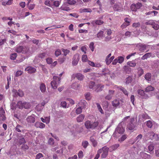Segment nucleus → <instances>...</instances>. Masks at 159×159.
Wrapping results in <instances>:
<instances>
[{
    "mask_svg": "<svg viewBox=\"0 0 159 159\" xmlns=\"http://www.w3.org/2000/svg\"><path fill=\"white\" fill-rule=\"evenodd\" d=\"M66 60L65 58H60L58 59V62L60 64H62Z\"/></svg>",
    "mask_w": 159,
    "mask_h": 159,
    "instance_id": "nucleus-63",
    "label": "nucleus"
},
{
    "mask_svg": "<svg viewBox=\"0 0 159 159\" xmlns=\"http://www.w3.org/2000/svg\"><path fill=\"white\" fill-rule=\"evenodd\" d=\"M89 87L90 89H92L95 91L96 90V85L95 84L94 82L92 81H91L89 83Z\"/></svg>",
    "mask_w": 159,
    "mask_h": 159,
    "instance_id": "nucleus-19",
    "label": "nucleus"
},
{
    "mask_svg": "<svg viewBox=\"0 0 159 159\" xmlns=\"http://www.w3.org/2000/svg\"><path fill=\"white\" fill-rule=\"evenodd\" d=\"M151 75L150 73H147L145 75V79L148 81H150L151 80Z\"/></svg>",
    "mask_w": 159,
    "mask_h": 159,
    "instance_id": "nucleus-33",
    "label": "nucleus"
},
{
    "mask_svg": "<svg viewBox=\"0 0 159 159\" xmlns=\"http://www.w3.org/2000/svg\"><path fill=\"white\" fill-rule=\"evenodd\" d=\"M115 58L114 56H112L110 58L105 59V62L107 65H109Z\"/></svg>",
    "mask_w": 159,
    "mask_h": 159,
    "instance_id": "nucleus-24",
    "label": "nucleus"
},
{
    "mask_svg": "<svg viewBox=\"0 0 159 159\" xmlns=\"http://www.w3.org/2000/svg\"><path fill=\"white\" fill-rule=\"evenodd\" d=\"M99 124L98 121L91 122L88 120L86 121L84 123V125L87 129H94L96 128Z\"/></svg>",
    "mask_w": 159,
    "mask_h": 159,
    "instance_id": "nucleus-1",
    "label": "nucleus"
},
{
    "mask_svg": "<svg viewBox=\"0 0 159 159\" xmlns=\"http://www.w3.org/2000/svg\"><path fill=\"white\" fill-rule=\"evenodd\" d=\"M136 63L134 62V61H129L127 62V65L132 67H135L136 66Z\"/></svg>",
    "mask_w": 159,
    "mask_h": 159,
    "instance_id": "nucleus-32",
    "label": "nucleus"
},
{
    "mask_svg": "<svg viewBox=\"0 0 159 159\" xmlns=\"http://www.w3.org/2000/svg\"><path fill=\"white\" fill-rule=\"evenodd\" d=\"M148 149L149 152L152 153V152H153V150L154 149V145L152 143L150 144L148 147Z\"/></svg>",
    "mask_w": 159,
    "mask_h": 159,
    "instance_id": "nucleus-22",
    "label": "nucleus"
},
{
    "mask_svg": "<svg viewBox=\"0 0 159 159\" xmlns=\"http://www.w3.org/2000/svg\"><path fill=\"white\" fill-rule=\"evenodd\" d=\"M29 48L28 47H23V48L22 51V53L23 54L29 52Z\"/></svg>",
    "mask_w": 159,
    "mask_h": 159,
    "instance_id": "nucleus-37",
    "label": "nucleus"
},
{
    "mask_svg": "<svg viewBox=\"0 0 159 159\" xmlns=\"http://www.w3.org/2000/svg\"><path fill=\"white\" fill-rule=\"evenodd\" d=\"M84 117V115L83 114H81L77 118V121L78 122H80L83 121Z\"/></svg>",
    "mask_w": 159,
    "mask_h": 159,
    "instance_id": "nucleus-26",
    "label": "nucleus"
},
{
    "mask_svg": "<svg viewBox=\"0 0 159 159\" xmlns=\"http://www.w3.org/2000/svg\"><path fill=\"white\" fill-rule=\"evenodd\" d=\"M82 111L81 107H79L78 108L76 109L75 112L77 114H80Z\"/></svg>",
    "mask_w": 159,
    "mask_h": 159,
    "instance_id": "nucleus-52",
    "label": "nucleus"
},
{
    "mask_svg": "<svg viewBox=\"0 0 159 159\" xmlns=\"http://www.w3.org/2000/svg\"><path fill=\"white\" fill-rule=\"evenodd\" d=\"M148 45L144 44H139L138 45L139 50L141 52H143L147 49Z\"/></svg>",
    "mask_w": 159,
    "mask_h": 159,
    "instance_id": "nucleus-13",
    "label": "nucleus"
},
{
    "mask_svg": "<svg viewBox=\"0 0 159 159\" xmlns=\"http://www.w3.org/2000/svg\"><path fill=\"white\" fill-rule=\"evenodd\" d=\"M23 72L21 70H18L17 71L15 74V76L16 77L19 76L22 74Z\"/></svg>",
    "mask_w": 159,
    "mask_h": 159,
    "instance_id": "nucleus-60",
    "label": "nucleus"
},
{
    "mask_svg": "<svg viewBox=\"0 0 159 159\" xmlns=\"http://www.w3.org/2000/svg\"><path fill=\"white\" fill-rule=\"evenodd\" d=\"M23 102L22 101H18L17 103V106L19 109H22L23 108Z\"/></svg>",
    "mask_w": 159,
    "mask_h": 159,
    "instance_id": "nucleus-39",
    "label": "nucleus"
},
{
    "mask_svg": "<svg viewBox=\"0 0 159 159\" xmlns=\"http://www.w3.org/2000/svg\"><path fill=\"white\" fill-rule=\"evenodd\" d=\"M76 2L75 0H67V3L70 5H73L76 3Z\"/></svg>",
    "mask_w": 159,
    "mask_h": 159,
    "instance_id": "nucleus-45",
    "label": "nucleus"
},
{
    "mask_svg": "<svg viewBox=\"0 0 159 159\" xmlns=\"http://www.w3.org/2000/svg\"><path fill=\"white\" fill-rule=\"evenodd\" d=\"M124 71H125L126 73H128L131 71V69L129 66H125L123 68Z\"/></svg>",
    "mask_w": 159,
    "mask_h": 159,
    "instance_id": "nucleus-40",
    "label": "nucleus"
},
{
    "mask_svg": "<svg viewBox=\"0 0 159 159\" xmlns=\"http://www.w3.org/2000/svg\"><path fill=\"white\" fill-rule=\"evenodd\" d=\"M35 126L37 128L41 129L45 127V125L43 123L39 122H37L35 123Z\"/></svg>",
    "mask_w": 159,
    "mask_h": 159,
    "instance_id": "nucleus-15",
    "label": "nucleus"
},
{
    "mask_svg": "<svg viewBox=\"0 0 159 159\" xmlns=\"http://www.w3.org/2000/svg\"><path fill=\"white\" fill-rule=\"evenodd\" d=\"M85 97L87 100H90L91 98L90 93H87L85 95Z\"/></svg>",
    "mask_w": 159,
    "mask_h": 159,
    "instance_id": "nucleus-53",
    "label": "nucleus"
},
{
    "mask_svg": "<svg viewBox=\"0 0 159 159\" xmlns=\"http://www.w3.org/2000/svg\"><path fill=\"white\" fill-rule=\"evenodd\" d=\"M118 63L120 64L122 63L124 61V58L123 57L119 56L118 57Z\"/></svg>",
    "mask_w": 159,
    "mask_h": 159,
    "instance_id": "nucleus-48",
    "label": "nucleus"
},
{
    "mask_svg": "<svg viewBox=\"0 0 159 159\" xmlns=\"http://www.w3.org/2000/svg\"><path fill=\"white\" fill-rule=\"evenodd\" d=\"M79 55L78 54H76L72 58V64L73 66H75L77 65L79 60Z\"/></svg>",
    "mask_w": 159,
    "mask_h": 159,
    "instance_id": "nucleus-9",
    "label": "nucleus"
},
{
    "mask_svg": "<svg viewBox=\"0 0 159 159\" xmlns=\"http://www.w3.org/2000/svg\"><path fill=\"white\" fill-rule=\"evenodd\" d=\"M136 121L134 118L130 119V122L127 126V128L130 130L134 129L136 126Z\"/></svg>",
    "mask_w": 159,
    "mask_h": 159,
    "instance_id": "nucleus-5",
    "label": "nucleus"
},
{
    "mask_svg": "<svg viewBox=\"0 0 159 159\" xmlns=\"http://www.w3.org/2000/svg\"><path fill=\"white\" fill-rule=\"evenodd\" d=\"M146 125L149 128H151L152 126V122L150 120H148L146 122Z\"/></svg>",
    "mask_w": 159,
    "mask_h": 159,
    "instance_id": "nucleus-56",
    "label": "nucleus"
},
{
    "mask_svg": "<svg viewBox=\"0 0 159 159\" xmlns=\"http://www.w3.org/2000/svg\"><path fill=\"white\" fill-rule=\"evenodd\" d=\"M148 135L150 136L152 135L153 138H155L157 140H159V137L157 134H155L152 132H151L148 133Z\"/></svg>",
    "mask_w": 159,
    "mask_h": 159,
    "instance_id": "nucleus-35",
    "label": "nucleus"
},
{
    "mask_svg": "<svg viewBox=\"0 0 159 159\" xmlns=\"http://www.w3.org/2000/svg\"><path fill=\"white\" fill-rule=\"evenodd\" d=\"M127 137V136L126 135H125V134L123 135L119 139L118 141L119 142L123 141L125 139H126Z\"/></svg>",
    "mask_w": 159,
    "mask_h": 159,
    "instance_id": "nucleus-47",
    "label": "nucleus"
},
{
    "mask_svg": "<svg viewBox=\"0 0 159 159\" xmlns=\"http://www.w3.org/2000/svg\"><path fill=\"white\" fill-rule=\"evenodd\" d=\"M150 118L148 115L145 113H142L139 116V121H143L144 120Z\"/></svg>",
    "mask_w": 159,
    "mask_h": 159,
    "instance_id": "nucleus-8",
    "label": "nucleus"
},
{
    "mask_svg": "<svg viewBox=\"0 0 159 159\" xmlns=\"http://www.w3.org/2000/svg\"><path fill=\"white\" fill-rule=\"evenodd\" d=\"M88 60L87 55H83L82 56V61H83L86 62Z\"/></svg>",
    "mask_w": 159,
    "mask_h": 159,
    "instance_id": "nucleus-61",
    "label": "nucleus"
},
{
    "mask_svg": "<svg viewBox=\"0 0 159 159\" xmlns=\"http://www.w3.org/2000/svg\"><path fill=\"white\" fill-rule=\"evenodd\" d=\"M18 142L21 145L22 143H25V141L24 138L21 137L19 139Z\"/></svg>",
    "mask_w": 159,
    "mask_h": 159,
    "instance_id": "nucleus-46",
    "label": "nucleus"
},
{
    "mask_svg": "<svg viewBox=\"0 0 159 159\" xmlns=\"http://www.w3.org/2000/svg\"><path fill=\"white\" fill-rule=\"evenodd\" d=\"M124 131L125 129L123 127L121 123H120L118 124L117 127L113 135L114 137H118L117 133L122 134L124 133Z\"/></svg>",
    "mask_w": 159,
    "mask_h": 159,
    "instance_id": "nucleus-3",
    "label": "nucleus"
},
{
    "mask_svg": "<svg viewBox=\"0 0 159 159\" xmlns=\"http://www.w3.org/2000/svg\"><path fill=\"white\" fill-rule=\"evenodd\" d=\"M104 87V86L101 84H98L96 85V88L95 91L97 92L101 91L102 90Z\"/></svg>",
    "mask_w": 159,
    "mask_h": 159,
    "instance_id": "nucleus-20",
    "label": "nucleus"
},
{
    "mask_svg": "<svg viewBox=\"0 0 159 159\" xmlns=\"http://www.w3.org/2000/svg\"><path fill=\"white\" fill-rule=\"evenodd\" d=\"M61 53V50L60 49H57L55 52V55L57 57L60 55Z\"/></svg>",
    "mask_w": 159,
    "mask_h": 159,
    "instance_id": "nucleus-64",
    "label": "nucleus"
},
{
    "mask_svg": "<svg viewBox=\"0 0 159 159\" xmlns=\"http://www.w3.org/2000/svg\"><path fill=\"white\" fill-rule=\"evenodd\" d=\"M53 80L51 82V85L52 89H56L60 83L61 79L55 76H53Z\"/></svg>",
    "mask_w": 159,
    "mask_h": 159,
    "instance_id": "nucleus-2",
    "label": "nucleus"
},
{
    "mask_svg": "<svg viewBox=\"0 0 159 159\" xmlns=\"http://www.w3.org/2000/svg\"><path fill=\"white\" fill-rule=\"evenodd\" d=\"M61 50L63 52L64 55L65 56H66L70 52V50L62 48Z\"/></svg>",
    "mask_w": 159,
    "mask_h": 159,
    "instance_id": "nucleus-44",
    "label": "nucleus"
},
{
    "mask_svg": "<svg viewBox=\"0 0 159 159\" xmlns=\"http://www.w3.org/2000/svg\"><path fill=\"white\" fill-rule=\"evenodd\" d=\"M141 3L138 2L136 4H133L131 6V9L133 11H136L137 9H139L142 6Z\"/></svg>",
    "mask_w": 159,
    "mask_h": 159,
    "instance_id": "nucleus-6",
    "label": "nucleus"
},
{
    "mask_svg": "<svg viewBox=\"0 0 159 159\" xmlns=\"http://www.w3.org/2000/svg\"><path fill=\"white\" fill-rule=\"evenodd\" d=\"M22 48H23V46H17L16 48V51L18 53H22Z\"/></svg>",
    "mask_w": 159,
    "mask_h": 159,
    "instance_id": "nucleus-38",
    "label": "nucleus"
},
{
    "mask_svg": "<svg viewBox=\"0 0 159 159\" xmlns=\"http://www.w3.org/2000/svg\"><path fill=\"white\" fill-rule=\"evenodd\" d=\"M30 107V104L29 102H23V108L28 109Z\"/></svg>",
    "mask_w": 159,
    "mask_h": 159,
    "instance_id": "nucleus-41",
    "label": "nucleus"
},
{
    "mask_svg": "<svg viewBox=\"0 0 159 159\" xmlns=\"http://www.w3.org/2000/svg\"><path fill=\"white\" fill-rule=\"evenodd\" d=\"M152 28L155 30H157L159 29V25L157 23H155V22H154V24L152 25Z\"/></svg>",
    "mask_w": 159,
    "mask_h": 159,
    "instance_id": "nucleus-49",
    "label": "nucleus"
},
{
    "mask_svg": "<svg viewBox=\"0 0 159 159\" xmlns=\"http://www.w3.org/2000/svg\"><path fill=\"white\" fill-rule=\"evenodd\" d=\"M90 140L92 142L93 146L94 147H96L97 146L98 142L93 137H91L90 138Z\"/></svg>",
    "mask_w": 159,
    "mask_h": 159,
    "instance_id": "nucleus-23",
    "label": "nucleus"
},
{
    "mask_svg": "<svg viewBox=\"0 0 159 159\" xmlns=\"http://www.w3.org/2000/svg\"><path fill=\"white\" fill-rule=\"evenodd\" d=\"M112 104L113 107H117L119 106L120 102L118 100H115L112 102Z\"/></svg>",
    "mask_w": 159,
    "mask_h": 159,
    "instance_id": "nucleus-31",
    "label": "nucleus"
},
{
    "mask_svg": "<svg viewBox=\"0 0 159 159\" xmlns=\"http://www.w3.org/2000/svg\"><path fill=\"white\" fill-rule=\"evenodd\" d=\"M80 13L91 12L92 11L90 8H81L80 9Z\"/></svg>",
    "mask_w": 159,
    "mask_h": 159,
    "instance_id": "nucleus-27",
    "label": "nucleus"
},
{
    "mask_svg": "<svg viewBox=\"0 0 159 159\" xmlns=\"http://www.w3.org/2000/svg\"><path fill=\"white\" fill-rule=\"evenodd\" d=\"M16 130L18 132H21L22 130V127L20 125H17L16 127Z\"/></svg>",
    "mask_w": 159,
    "mask_h": 159,
    "instance_id": "nucleus-54",
    "label": "nucleus"
},
{
    "mask_svg": "<svg viewBox=\"0 0 159 159\" xmlns=\"http://www.w3.org/2000/svg\"><path fill=\"white\" fill-rule=\"evenodd\" d=\"M94 43L92 42L90 43L89 45V48L92 52L94 51Z\"/></svg>",
    "mask_w": 159,
    "mask_h": 159,
    "instance_id": "nucleus-62",
    "label": "nucleus"
},
{
    "mask_svg": "<svg viewBox=\"0 0 159 159\" xmlns=\"http://www.w3.org/2000/svg\"><path fill=\"white\" fill-rule=\"evenodd\" d=\"M89 145V143L87 141H84L82 143V145L84 148H86Z\"/></svg>",
    "mask_w": 159,
    "mask_h": 159,
    "instance_id": "nucleus-51",
    "label": "nucleus"
},
{
    "mask_svg": "<svg viewBox=\"0 0 159 159\" xmlns=\"http://www.w3.org/2000/svg\"><path fill=\"white\" fill-rule=\"evenodd\" d=\"M151 57H154V55H153L152 56V53L151 52L147 53L144 54L141 57V59L142 60H144L146 59H147V58H149Z\"/></svg>",
    "mask_w": 159,
    "mask_h": 159,
    "instance_id": "nucleus-18",
    "label": "nucleus"
},
{
    "mask_svg": "<svg viewBox=\"0 0 159 159\" xmlns=\"http://www.w3.org/2000/svg\"><path fill=\"white\" fill-rule=\"evenodd\" d=\"M103 36V31H100L97 34V37L98 38H99L100 39Z\"/></svg>",
    "mask_w": 159,
    "mask_h": 159,
    "instance_id": "nucleus-42",
    "label": "nucleus"
},
{
    "mask_svg": "<svg viewBox=\"0 0 159 159\" xmlns=\"http://www.w3.org/2000/svg\"><path fill=\"white\" fill-rule=\"evenodd\" d=\"M156 21L154 20H147L145 21V23L147 25H152L154 24V22H156Z\"/></svg>",
    "mask_w": 159,
    "mask_h": 159,
    "instance_id": "nucleus-28",
    "label": "nucleus"
},
{
    "mask_svg": "<svg viewBox=\"0 0 159 159\" xmlns=\"http://www.w3.org/2000/svg\"><path fill=\"white\" fill-rule=\"evenodd\" d=\"M138 73L139 76H141L143 74V70L141 68H139L138 69Z\"/></svg>",
    "mask_w": 159,
    "mask_h": 159,
    "instance_id": "nucleus-43",
    "label": "nucleus"
},
{
    "mask_svg": "<svg viewBox=\"0 0 159 159\" xmlns=\"http://www.w3.org/2000/svg\"><path fill=\"white\" fill-rule=\"evenodd\" d=\"M75 77H76L79 80H82L84 79V76L80 73H77L72 75V78L74 79Z\"/></svg>",
    "mask_w": 159,
    "mask_h": 159,
    "instance_id": "nucleus-11",
    "label": "nucleus"
},
{
    "mask_svg": "<svg viewBox=\"0 0 159 159\" xmlns=\"http://www.w3.org/2000/svg\"><path fill=\"white\" fill-rule=\"evenodd\" d=\"M61 106L64 108L68 107L69 106H67V103L66 102L63 101H62L61 103Z\"/></svg>",
    "mask_w": 159,
    "mask_h": 159,
    "instance_id": "nucleus-50",
    "label": "nucleus"
},
{
    "mask_svg": "<svg viewBox=\"0 0 159 159\" xmlns=\"http://www.w3.org/2000/svg\"><path fill=\"white\" fill-rule=\"evenodd\" d=\"M40 90L42 93H44L46 90V88L45 84L43 83H42L40 86Z\"/></svg>",
    "mask_w": 159,
    "mask_h": 159,
    "instance_id": "nucleus-34",
    "label": "nucleus"
},
{
    "mask_svg": "<svg viewBox=\"0 0 159 159\" xmlns=\"http://www.w3.org/2000/svg\"><path fill=\"white\" fill-rule=\"evenodd\" d=\"M96 104L97 106V107L99 111L101 113H103V111L101 108V107L100 105L98 103H96Z\"/></svg>",
    "mask_w": 159,
    "mask_h": 159,
    "instance_id": "nucleus-59",
    "label": "nucleus"
},
{
    "mask_svg": "<svg viewBox=\"0 0 159 159\" xmlns=\"http://www.w3.org/2000/svg\"><path fill=\"white\" fill-rule=\"evenodd\" d=\"M103 23V21L99 20H94L92 22V23L94 24V23L97 25H101Z\"/></svg>",
    "mask_w": 159,
    "mask_h": 159,
    "instance_id": "nucleus-30",
    "label": "nucleus"
},
{
    "mask_svg": "<svg viewBox=\"0 0 159 159\" xmlns=\"http://www.w3.org/2000/svg\"><path fill=\"white\" fill-rule=\"evenodd\" d=\"M155 89L151 85L147 87L145 89V92H148L149 91H152Z\"/></svg>",
    "mask_w": 159,
    "mask_h": 159,
    "instance_id": "nucleus-29",
    "label": "nucleus"
},
{
    "mask_svg": "<svg viewBox=\"0 0 159 159\" xmlns=\"http://www.w3.org/2000/svg\"><path fill=\"white\" fill-rule=\"evenodd\" d=\"M114 10L115 11H120L122 10V6L120 3H116L113 7Z\"/></svg>",
    "mask_w": 159,
    "mask_h": 159,
    "instance_id": "nucleus-10",
    "label": "nucleus"
},
{
    "mask_svg": "<svg viewBox=\"0 0 159 159\" xmlns=\"http://www.w3.org/2000/svg\"><path fill=\"white\" fill-rule=\"evenodd\" d=\"M47 102H46L43 101L41 104V107H40V105H39L36 106V108L38 111H40L41 110L43 109V107L47 103Z\"/></svg>",
    "mask_w": 159,
    "mask_h": 159,
    "instance_id": "nucleus-17",
    "label": "nucleus"
},
{
    "mask_svg": "<svg viewBox=\"0 0 159 159\" xmlns=\"http://www.w3.org/2000/svg\"><path fill=\"white\" fill-rule=\"evenodd\" d=\"M114 92V90H109L108 91V94L105 97V98L108 100H111L113 96Z\"/></svg>",
    "mask_w": 159,
    "mask_h": 159,
    "instance_id": "nucleus-12",
    "label": "nucleus"
},
{
    "mask_svg": "<svg viewBox=\"0 0 159 159\" xmlns=\"http://www.w3.org/2000/svg\"><path fill=\"white\" fill-rule=\"evenodd\" d=\"M12 92L13 94V95L14 96H19L20 97H22L24 95V93L20 89L17 91L16 90L13 89L12 90Z\"/></svg>",
    "mask_w": 159,
    "mask_h": 159,
    "instance_id": "nucleus-7",
    "label": "nucleus"
},
{
    "mask_svg": "<svg viewBox=\"0 0 159 159\" xmlns=\"http://www.w3.org/2000/svg\"><path fill=\"white\" fill-rule=\"evenodd\" d=\"M26 119L27 122L30 123H34L35 121L34 115L28 117Z\"/></svg>",
    "mask_w": 159,
    "mask_h": 159,
    "instance_id": "nucleus-16",
    "label": "nucleus"
},
{
    "mask_svg": "<svg viewBox=\"0 0 159 159\" xmlns=\"http://www.w3.org/2000/svg\"><path fill=\"white\" fill-rule=\"evenodd\" d=\"M118 88L125 95L127 96H128V93L125 88L121 86H119Z\"/></svg>",
    "mask_w": 159,
    "mask_h": 159,
    "instance_id": "nucleus-25",
    "label": "nucleus"
},
{
    "mask_svg": "<svg viewBox=\"0 0 159 159\" xmlns=\"http://www.w3.org/2000/svg\"><path fill=\"white\" fill-rule=\"evenodd\" d=\"M80 86V85L79 84L76 82H75L72 84L71 87L73 89H76L79 87Z\"/></svg>",
    "mask_w": 159,
    "mask_h": 159,
    "instance_id": "nucleus-36",
    "label": "nucleus"
},
{
    "mask_svg": "<svg viewBox=\"0 0 159 159\" xmlns=\"http://www.w3.org/2000/svg\"><path fill=\"white\" fill-rule=\"evenodd\" d=\"M109 149V148L108 147L105 146L98 149L97 151L99 154L102 152L101 157L102 158H106L108 155Z\"/></svg>",
    "mask_w": 159,
    "mask_h": 159,
    "instance_id": "nucleus-4",
    "label": "nucleus"
},
{
    "mask_svg": "<svg viewBox=\"0 0 159 159\" xmlns=\"http://www.w3.org/2000/svg\"><path fill=\"white\" fill-rule=\"evenodd\" d=\"M60 9L61 10L66 11H68L70 10V9L69 7L67 6L66 3H64L60 7Z\"/></svg>",
    "mask_w": 159,
    "mask_h": 159,
    "instance_id": "nucleus-21",
    "label": "nucleus"
},
{
    "mask_svg": "<svg viewBox=\"0 0 159 159\" xmlns=\"http://www.w3.org/2000/svg\"><path fill=\"white\" fill-rule=\"evenodd\" d=\"M36 69L34 68L31 66H28L25 69V71H28L29 73H33L35 72Z\"/></svg>",
    "mask_w": 159,
    "mask_h": 159,
    "instance_id": "nucleus-14",
    "label": "nucleus"
},
{
    "mask_svg": "<svg viewBox=\"0 0 159 159\" xmlns=\"http://www.w3.org/2000/svg\"><path fill=\"white\" fill-rule=\"evenodd\" d=\"M138 94L142 97L143 95H144L145 92L143 90L139 89L137 91Z\"/></svg>",
    "mask_w": 159,
    "mask_h": 159,
    "instance_id": "nucleus-58",
    "label": "nucleus"
},
{
    "mask_svg": "<svg viewBox=\"0 0 159 159\" xmlns=\"http://www.w3.org/2000/svg\"><path fill=\"white\" fill-rule=\"evenodd\" d=\"M47 55V54L45 52H43L40 53L39 55V57L41 59L44 58L46 57V55Z\"/></svg>",
    "mask_w": 159,
    "mask_h": 159,
    "instance_id": "nucleus-57",
    "label": "nucleus"
},
{
    "mask_svg": "<svg viewBox=\"0 0 159 159\" xmlns=\"http://www.w3.org/2000/svg\"><path fill=\"white\" fill-rule=\"evenodd\" d=\"M17 56V54L16 53H12L11 55L10 58L11 60H14L15 59Z\"/></svg>",
    "mask_w": 159,
    "mask_h": 159,
    "instance_id": "nucleus-55",
    "label": "nucleus"
}]
</instances>
